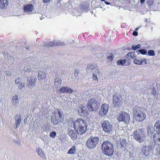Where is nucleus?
I'll return each instance as SVG.
<instances>
[{"label":"nucleus","mask_w":160,"mask_h":160,"mask_svg":"<svg viewBox=\"0 0 160 160\" xmlns=\"http://www.w3.org/2000/svg\"><path fill=\"white\" fill-rule=\"evenodd\" d=\"M74 128L75 130H71L68 132V135L73 140L76 139L77 137L76 132L78 135H82L86 131L88 124L85 120L82 118L77 119L73 123Z\"/></svg>","instance_id":"nucleus-1"},{"label":"nucleus","mask_w":160,"mask_h":160,"mask_svg":"<svg viewBox=\"0 0 160 160\" xmlns=\"http://www.w3.org/2000/svg\"><path fill=\"white\" fill-rule=\"evenodd\" d=\"M132 114L133 118L137 122H142L146 118V113L140 107H134L132 109Z\"/></svg>","instance_id":"nucleus-2"},{"label":"nucleus","mask_w":160,"mask_h":160,"mask_svg":"<svg viewBox=\"0 0 160 160\" xmlns=\"http://www.w3.org/2000/svg\"><path fill=\"white\" fill-rule=\"evenodd\" d=\"M102 152L108 156H111L113 154L114 148L113 144L110 141L103 142L101 145Z\"/></svg>","instance_id":"nucleus-3"},{"label":"nucleus","mask_w":160,"mask_h":160,"mask_svg":"<svg viewBox=\"0 0 160 160\" xmlns=\"http://www.w3.org/2000/svg\"><path fill=\"white\" fill-rule=\"evenodd\" d=\"M132 136L133 139L139 142H142L146 138L145 133L142 129L137 128L133 132Z\"/></svg>","instance_id":"nucleus-4"},{"label":"nucleus","mask_w":160,"mask_h":160,"mask_svg":"<svg viewBox=\"0 0 160 160\" xmlns=\"http://www.w3.org/2000/svg\"><path fill=\"white\" fill-rule=\"evenodd\" d=\"M118 122H124L125 123H128L130 121V117L129 114L127 112L121 111L119 112L117 117Z\"/></svg>","instance_id":"nucleus-5"},{"label":"nucleus","mask_w":160,"mask_h":160,"mask_svg":"<svg viewBox=\"0 0 160 160\" xmlns=\"http://www.w3.org/2000/svg\"><path fill=\"white\" fill-rule=\"evenodd\" d=\"M99 138L97 137H90L88 138L86 142V145L89 148H93L98 144Z\"/></svg>","instance_id":"nucleus-6"},{"label":"nucleus","mask_w":160,"mask_h":160,"mask_svg":"<svg viewBox=\"0 0 160 160\" xmlns=\"http://www.w3.org/2000/svg\"><path fill=\"white\" fill-rule=\"evenodd\" d=\"M98 104V102L95 98H91L88 102L87 107L90 111H93L97 109Z\"/></svg>","instance_id":"nucleus-7"},{"label":"nucleus","mask_w":160,"mask_h":160,"mask_svg":"<svg viewBox=\"0 0 160 160\" xmlns=\"http://www.w3.org/2000/svg\"><path fill=\"white\" fill-rule=\"evenodd\" d=\"M62 113V112L60 111H58V116L55 115L54 116L52 117L51 119L52 122L55 125H57L59 122H62L63 120V117Z\"/></svg>","instance_id":"nucleus-8"},{"label":"nucleus","mask_w":160,"mask_h":160,"mask_svg":"<svg viewBox=\"0 0 160 160\" xmlns=\"http://www.w3.org/2000/svg\"><path fill=\"white\" fill-rule=\"evenodd\" d=\"M103 130L106 133H110L112 130V127L110 122L107 120H104L101 123Z\"/></svg>","instance_id":"nucleus-9"},{"label":"nucleus","mask_w":160,"mask_h":160,"mask_svg":"<svg viewBox=\"0 0 160 160\" xmlns=\"http://www.w3.org/2000/svg\"><path fill=\"white\" fill-rule=\"evenodd\" d=\"M120 98L117 92L114 93L112 98V103L115 107H118L122 104V101Z\"/></svg>","instance_id":"nucleus-10"},{"label":"nucleus","mask_w":160,"mask_h":160,"mask_svg":"<svg viewBox=\"0 0 160 160\" xmlns=\"http://www.w3.org/2000/svg\"><path fill=\"white\" fill-rule=\"evenodd\" d=\"M109 108L108 105L106 103L102 104L99 111V114L101 116H105L107 113Z\"/></svg>","instance_id":"nucleus-11"},{"label":"nucleus","mask_w":160,"mask_h":160,"mask_svg":"<svg viewBox=\"0 0 160 160\" xmlns=\"http://www.w3.org/2000/svg\"><path fill=\"white\" fill-rule=\"evenodd\" d=\"M143 148L142 152L146 157L149 156L152 152V148L150 146H144Z\"/></svg>","instance_id":"nucleus-12"},{"label":"nucleus","mask_w":160,"mask_h":160,"mask_svg":"<svg viewBox=\"0 0 160 160\" xmlns=\"http://www.w3.org/2000/svg\"><path fill=\"white\" fill-rule=\"evenodd\" d=\"M34 7L32 4H26L23 7L24 12L28 14H31L34 10Z\"/></svg>","instance_id":"nucleus-13"},{"label":"nucleus","mask_w":160,"mask_h":160,"mask_svg":"<svg viewBox=\"0 0 160 160\" xmlns=\"http://www.w3.org/2000/svg\"><path fill=\"white\" fill-rule=\"evenodd\" d=\"M59 92L61 93H72L73 90L71 88L67 87H62L59 90Z\"/></svg>","instance_id":"nucleus-14"},{"label":"nucleus","mask_w":160,"mask_h":160,"mask_svg":"<svg viewBox=\"0 0 160 160\" xmlns=\"http://www.w3.org/2000/svg\"><path fill=\"white\" fill-rule=\"evenodd\" d=\"M153 141L155 144L160 145V132H157L153 136Z\"/></svg>","instance_id":"nucleus-15"},{"label":"nucleus","mask_w":160,"mask_h":160,"mask_svg":"<svg viewBox=\"0 0 160 160\" xmlns=\"http://www.w3.org/2000/svg\"><path fill=\"white\" fill-rule=\"evenodd\" d=\"M8 0H0V8L5 9L8 6Z\"/></svg>","instance_id":"nucleus-16"},{"label":"nucleus","mask_w":160,"mask_h":160,"mask_svg":"<svg viewBox=\"0 0 160 160\" xmlns=\"http://www.w3.org/2000/svg\"><path fill=\"white\" fill-rule=\"evenodd\" d=\"M62 80L59 77H56L55 79L54 85L56 88L60 87L62 84Z\"/></svg>","instance_id":"nucleus-17"},{"label":"nucleus","mask_w":160,"mask_h":160,"mask_svg":"<svg viewBox=\"0 0 160 160\" xmlns=\"http://www.w3.org/2000/svg\"><path fill=\"white\" fill-rule=\"evenodd\" d=\"M133 62L135 64L138 65L146 64L147 63V60L146 59H143L142 60L135 59L134 60Z\"/></svg>","instance_id":"nucleus-18"},{"label":"nucleus","mask_w":160,"mask_h":160,"mask_svg":"<svg viewBox=\"0 0 160 160\" xmlns=\"http://www.w3.org/2000/svg\"><path fill=\"white\" fill-rule=\"evenodd\" d=\"M127 142L124 139H120L118 141L117 145L121 148L124 147L126 146Z\"/></svg>","instance_id":"nucleus-19"},{"label":"nucleus","mask_w":160,"mask_h":160,"mask_svg":"<svg viewBox=\"0 0 160 160\" xmlns=\"http://www.w3.org/2000/svg\"><path fill=\"white\" fill-rule=\"evenodd\" d=\"M135 57V55L132 52L128 53L125 56L126 59H127V61L134 59Z\"/></svg>","instance_id":"nucleus-20"},{"label":"nucleus","mask_w":160,"mask_h":160,"mask_svg":"<svg viewBox=\"0 0 160 160\" xmlns=\"http://www.w3.org/2000/svg\"><path fill=\"white\" fill-rule=\"evenodd\" d=\"M86 110V108L84 107H79L78 108V113L81 116H83L84 115V112Z\"/></svg>","instance_id":"nucleus-21"},{"label":"nucleus","mask_w":160,"mask_h":160,"mask_svg":"<svg viewBox=\"0 0 160 160\" xmlns=\"http://www.w3.org/2000/svg\"><path fill=\"white\" fill-rule=\"evenodd\" d=\"M154 127L157 132H160V120L156 121L154 124Z\"/></svg>","instance_id":"nucleus-22"},{"label":"nucleus","mask_w":160,"mask_h":160,"mask_svg":"<svg viewBox=\"0 0 160 160\" xmlns=\"http://www.w3.org/2000/svg\"><path fill=\"white\" fill-rule=\"evenodd\" d=\"M76 148L75 146H73L68 151L67 154L74 155L76 153Z\"/></svg>","instance_id":"nucleus-23"},{"label":"nucleus","mask_w":160,"mask_h":160,"mask_svg":"<svg viewBox=\"0 0 160 160\" xmlns=\"http://www.w3.org/2000/svg\"><path fill=\"white\" fill-rule=\"evenodd\" d=\"M46 74L45 72H39L38 73V78L39 80L44 79L46 77Z\"/></svg>","instance_id":"nucleus-24"},{"label":"nucleus","mask_w":160,"mask_h":160,"mask_svg":"<svg viewBox=\"0 0 160 160\" xmlns=\"http://www.w3.org/2000/svg\"><path fill=\"white\" fill-rule=\"evenodd\" d=\"M62 45V43L60 42H57L55 41L53 42H49L48 47H51L52 46H60Z\"/></svg>","instance_id":"nucleus-25"},{"label":"nucleus","mask_w":160,"mask_h":160,"mask_svg":"<svg viewBox=\"0 0 160 160\" xmlns=\"http://www.w3.org/2000/svg\"><path fill=\"white\" fill-rule=\"evenodd\" d=\"M15 120L16 122V128H17L21 123V118L20 116H16L15 118Z\"/></svg>","instance_id":"nucleus-26"},{"label":"nucleus","mask_w":160,"mask_h":160,"mask_svg":"<svg viewBox=\"0 0 160 160\" xmlns=\"http://www.w3.org/2000/svg\"><path fill=\"white\" fill-rule=\"evenodd\" d=\"M37 152L38 154L41 157H44V152L40 148H37L36 149Z\"/></svg>","instance_id":"nucleus-27"},{"label":"nucleus","mask_w":160,"mask_h":160,"mask_svg":"<svg viewBox=\"0 0 160 160\" xmlns=\"http://www.w3.org/2000/svg\"><path fill=\"white\" fill-rule=\"evenodd\" d=\"M80 7L82 11L86 10L88 8V5L86 4H81L80 6Z\"/></svg>","instance_id":"nucleus-28"},{"label":"nucleus","mask_w":160,"mask_h":160,"mask_svg":"<svg viewBox=\"0 0 160 160\" xmlns=\"http://www.w3.org/2000/svg\"><path fill=\"white\" fill-rule=\"evenodd\" d=\"M127 61V59H124L123 60H118L117 62V65H123L124 63H125Z\"/></svg>","instance_id":"nucleus-29"},{"label":"nucleus","mask_w":160,"mask_h":160,"mask_svg":"<svg viewBox=\"0 0 160 160\" xmlns=\"http://www.w3.org/2000/svg\"><path fill=\"white\" fill-rule=\"evenodd\" d=\"M12 101L13 103L16 104L17 102H18V96L17 95H15L13 97Z\"/></svg>","instance_id":"nucleus-30"},{"label":"nucleus","mask_w":160,"mask_h":160,"mask_svg":"<svg viewBox=\"0 0 160 160\" xmlns=\"http://www.w3.org/2000/svg\"><path fill=\"white\" fill-rule=\"evenodd\" d=\"M35 81L34 79H30L29 80V82H28V85L30 87H34L35 86Z\"/></svg>","instance_id":"nucleus-31"},{"label":"nucleus","mask_w":160,"mask_h":160,"mask_svg":"<svg viewBox=\"0 0 160 160\" xmlns=\"http://www.w3.org/2000/svg\"><path fill=\"white\" fill-rule=\"evenodd\" d=\"M113 58L114 57L113 56V54L112 53H110L109 54L107 58L109 60L112 61L113 60Z\"/></svg>","instance_id":"nucleus-32"},{"label":"nucleus","mask_w":160,"mask_h":160,"mask_svg":"<svg viewBox=\"0 0 160 160\" xmlns=\"http://www.w3.org/2000/svg\"><path fill=\"white\" fill-rule=\"evenodd\" d=\"M141 47V45L140 44H138L136 46H132V48L133 50H136L139 48Z\"/></svg>","instance_id":"nucleus-33"},{"label":"nucleus","mask_w":160,"mask_h":160,"mask_svg":"<svg viewBox=\"0 0 160 160\" xmlns=\"http://www.w3.org/2000/svg\"><path fill=\"white\" fill-rule=\"evenodd\" d=\"M148 55L150 56H153L155 55V53L153 50H149L148 52Z\"/></svg>","instance_id":"nucleus-34"},{"label":"nucleus","mask_w":160,"mask_h":160,"mask_svg":"<svg viewBox=\"0 0 160 160\" xmlns=\"http://www.w3.org/2000/svg\"><path fill=\"white\" fill-rule=\"evenodd\" d=\"M56 135V133L55 131L51 132L50 133V136L52 138H54Z\"/></svg>","instance_id":"nucleus-35"},{"label":"nucleus","mask_w":160,"mask_h":160,"mask_svg":"<svg viewBox=\"0 0 160 160\" xmlns=\"http://www.w3.org/2000/svg\"><path fill=\"white\" fill-rule=\"evenodd\" d=\"M95 68V66L93 64H91L88 66L87 68V70H88L91 68L92 70H93Z\"/></svg>","instance_id":"nucleus-36"},{"label":"nucleus","mask_w":160,"mask_h":160,"mask_svg":"<svg viewBox=\"0 0 160 160\" xmlns=\"http://www.w3.org/2000/svg\"><path fill=\"white\" fill-rule=\"evenodd\" d=\"M139 52L142 55H145L147 53V51L144 49H141L139 50Z\"/></svg>","instance_id":"nucleus-37"},{"label":"nucleus","mask_w":160,"mask_h":160,"mask_svg":"<svg viewBox=\"0 0 160 160\" xmlns=\"http://www.w3.org/2000/svg\"><path fill=\"white\" fill-rule=\"evenodd\" d=\"M24 85L25 84L22 83H20L18 86V88H19L20 89H22L25 87Z\"/></svg>","instance_id":"nucleus-38"},{"label":"nucleus","mask_w":160,"mask_h":160,"mask_svg":"<svg viewBox=\"0 0 160 160\" xmlns=\"http://www.w3.org/2000/svg\"><path fill=\"white\" fill-rule=\"evenodd\" d=\"M92 79L93 80L97 81V82H98V78L96 75H95L94 74H93Z\"/></svg>","instance_id":"nucleus-39"},{"label":"nucleus","mask_w":160,"mask_h":160,"mask_svg":"<svg viewBox=\"0 0 160 160\" xmlns=\"http://www.w3.org/2000/svg\"><path fill=\"white\" fill-rule=\"evenodd\" d=\"M132 35L134 36H137L138 35V33L137 31H134L132 33Z\"/></svg>","instance_id":"nucleus-40"},{"label":"nucleus","mask_w":160,"mask_h":160,"mask_svg":"<svg viewBox=\"0 0 160 160\" xmlns=\"http://www.w3.org/2000/svg\"><path fill=\"white\" fill-rule=\"evenodd\" d=\"M78 72L77 70L75 69L74 71V75L75 76H78Z\"/></svg>","instance_id":"nucleus-41"},{"label":"nucleus","mask_w":160,"mask_h":160,"mask_svg":"<svg viewBox=\"0 0 160 160\" xmlns=\"http://www.w3.org/2000/svg\"><path fill=\"white\" fill-rule=\"evenodd\" d=\"M6 74L8 76H10L11 75V72L9 71H7Z\"/></svg>","instance_id":"nucleus-42"},{"label":"nucleus","mask_w":160,"mask_h":160,"mask_svg":"<svg viewBox=\"0 0 160 160\" xmlns=\"http://www.w3.org/2000/svg\"><path fill=\"white\" fill-rule=\"evenodd\" d=\"M15 82L17 84H18L20 82V78H18V79H17L15 80Z\"/></svg>","instance_id":"nucleus-43"},{"label":"nucleus","mask_w":160,"mask_h":160,"mask_svg":"<svg viewBox=\"0 0 160 160\" xmlns=\"http://www.w3.org/2000/svg\"><path fill=\"white\" fill-rule=\"evenodd\" d=\"M152 91L153 92H152V94H154L156 93V90L155 88H153L152 89Z\"/></svg>","instance_id":"nucleus-44"},{"label":"nucleus","mask_w":160,"mask_h":160,"mask_svg":"<svg viewBox=\"0 0 160 160\" xmlns=\"http://www.w3.org/2000/svg\"><path fill=\"white\" fill-rule=\"evenodd\" d=\"M50 0H43V2L45 3H47L50 1Z\"/></svg>","instance_id":"nucleus-45"},{"label":"nucleus","mask_w":160,"mask_h":160,"mask_svg":"<svg viewBox=\"0 0 160 160\" xmlns=\"http://www.w3.org/2000/svg\"><path fill=\"white\" fill-rule=\"evenodd\" d=\"M145 0H140V2L142 3H143L145 1Z\"/></svg>","instance_id":"nucleus-46"},{"label":"nucleus","mask_w":160,"mask_h":160,"mask_svg":"<svg viewBox=\"0 0 160 160\" xmlns=\"http://www.w3.org/2000/svg\"><path fill=\"white\" fill-rule=\"evenodd\" d=\"M105 2V4H106L107 5H109L110 3L108 2H106V1H104Z\"/></svg>","instance_id":"nucleus-47"},{"label":"nucleus","mask_w":160,"mask_h":160,"mask_svg":"<svg viewBox=\"0 0 160 160\" xmlns=\"http://www.w3.org/2000/svg\"><path fill=\"white\" fill-rule=\"evenodd\" d=\"M149 129L150 130V127H148L147 128V129L148 130V132H149Z\"/></svg>","instance_id":"nucleus-48"},{"label":"nucleus","mask_w":160,"mask_h":160,"mask_svg":"<svg viewBox=\"0 0 160 160\" xmlns=\"http://www.w3.org/2000/svg\"><path fill=\"white\" fill-rule=\"evenodd\" d=\"M138 29V28H136L135 30H136V31H137V30Z\"/></svg>","instance_id":"nucleus-49"},{"label":"nucleus","mask_w":160,"mask_h":160,"mask_svg":"<svg viewBox=\"0 0 160 160\" xmlns=\"http://www.w3.org/2000/svg\"><path fill=\"white\" fill-rule=\"evenodd\" d=\"M102 1H105V0H101Z\"/></svg>","instance_id":"nucleus-50"}]
</instances>
